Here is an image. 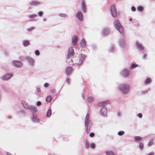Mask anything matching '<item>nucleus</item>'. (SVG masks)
<instances>
[{
  "mask_svg": "<svg viewBox=\"0 0 155 155\" xmlns=\"http://www.w3.org/2000/svg\"><path fill=\"white\" fill-rule=\"evenodd\" d=\"M114 25L116 28L118 30L121 34L122 35L124 34V28L121 26L118 20H115L114 22Z\"/></svg>",
  "mask_w": 155,
  "mask_h": 155,
  "instance_id": "f257e3e1",
  "label": "nucleus"
},
{
  "mask_svg": "<svg viewBox=\"0 0 155 155\" xmlns=\"http://www.w3.org/2000/svg\"><path fill=\"white\" fill-rule=\"evenodd\" d=\"M89 114H87L86 117L85 125L87 127V133L88 134L90 131L91 127L92 126L91 122L89 121Z\"/></svg>",
  "mask_w": 155,
  "mask_h": 155,
  "instance_id": "f03ea898",
  "label": "nucleus"
},
{
  "mask_svg": "<svg viewBox=\"0 0 155 155\" xmlns=\"http://www.w3.org/2000/svg\"><path fill=\"white\" fill-rule=\"evenodd\" d=\"M119 88L123 93L125 94L129 91L130 87L128 85L124 84L120 85L119 87Z\"/></svg>",
  "mask_w": 155,
  "mask_h": 155,
  "instance_id": "7ed1b4c3",
  "label": "nucleus"
},
{
  "mask_svg": "<svg viewBox=\"0 0 155 155\" xmlns=\"http://www.w3.org/2000/svg\"><path fill=\"white\" fill-rule=\"evenodd\" d=\"M85 58V56L84 55L81 54L76 59V63L78 65H81Z\"/></svg>",
  "mask_w": 155,
  "mask_h": 155,
  "instance_id": "20e7f679",
  "label": "nucleus"
},
{
  "mask_svg": "<svg viewBox=\"0 0 155 155\" xmlns=\"http://www.w3.org/2000/svg\"><path fill=\"white\" fill-rule=\"evenodd\" d=\"M111 11L113 16L114 17H116L117 15V12L115 5H112L111 6Z\"/></svg>",
  "mask_w": 155,
  "mask_h": 155,
  "instance_id": "39448f33",
  "label": "nucleus"
},
{
  "mask_svg": "<svg viewBox=\"0 0 155 155\" xmlns=\"http://www.w3.org/2000/svg\"><path fill=\"white\" fill-rule=\"evenodd\" d=\"M74 55V52L73 48H70L68 50V59L71 58Z\"/></svg>",
  "mask_w": 155,
  "mask_h": 155,
  "instance_id": "423d86ee",
  "label": "nucleus"
},
{
  "mask_svg": "<svg viewBox=\"0 0 155 155\" xmlns=\"http://www.w3.org/2000/svg\"><path fill=\"white\" fill-rule=\"evenodd\" d=\"M110 103V101H103L99 103L98 104V106L99 107H101L102 108L104 107L105 105L108 104H109Z\"/></svg>",
  "mask_w": 155,
  "mask_h": 155,
  "instance_id": "0eeeda50",
  "label": "nucleus"
},
{
  "mask_svg": "<svg viewBox=\"0 0 155 155\" xmlns=\"http://www.w3.org/2000/svg\"><path fill=\"white\" fill-rule=\"evenodd\" d=\"M13 64L14 66L17 67H21L22 66V63L19 61H15L13 62Z\"/></svg>",
  "mask_w": 155,
  "mask_h": 155,
  "instance_id": "6e6552de",
  "label": "nucleus"
},
{
  "mask_svg": "<svg viewBox=\"0 0 155 155\" xmlns=\"http://www.w3.org/2000/svg\"><path fill=\"white\" fill-rule=\"evenodd\" d=\"M13 74H6L2 78V79L4 81H6L10 79L12 76Z\"/></svg>",
  "mask_w": 155,
  "mask_h": 155,
  "instance_id": "1a4fd4ad",
  "label": "nucleus"
},
{
  "mask_svg": "<svg viewBox=\"0 0 155 155\" xmlns=\"http://www.w3.org/2000/svg\"><path fill=\"white\" fill-rule=\"evenodd\" d=\"M73 70V68L71 67H67L65 70V73L67 75H70Z\"/></svg>",
  "mask_w": 155,
  "mask_h": 155,
  "instance_id": "9d476101",
  "label": "nucleus"
},
{
  "mask_svg": "<svg viewBox=\"0 0 155 155\" xmlns=\"http://www.w3.org/2000/svg\"><path fill=\"white\" fill-rule=\"evenodd\" d=\"M107 109L105 107L102 108L101 110V114L103 116H106L107 114Z\"/></svg>",
  "mask_w": 155,
  "mask_h": 155,
  "instance_id": "9b49d317",
  "label": "nucleus"
},
{
  "mask_svg": "<svg viewBox=\"0 0 155 155\" xmlns=\"http://www.w3.org/2000/svg\"><path fill=\"white\" fill-rule=\"evenodd\" d=\"M129 74V71L127 69H124L122 72L123 76L125 78L128 77Z\"/></svg>",
  "mask_w": 155,
  "mask_h": 155,
  "instance_id": "f8f14e48",
  "label": "nucleus"
},
{
  "mask_svg": "<svg viewBox=\"0 0 155 155\" xmlns=\"http://www.w3.org/2000/svg\"><path fill=\"white\" fill-rule=\"evenodd\" d=\"M81 7L83 12L85 13L86 12V10L85 2L84 0H82L81 1Z\"/></svg>",
  "mask_w": 155,
  "mask_h": 155,
  "instance_id": "ddd939ff",
  "label": "nucleus"
},
{
  "mask_svg": "<svg viewBox=\"0 0 155 155\" xmlns=\"http://www.w3.org/2000/svg\"><path fill=\"white\" fill-rule=\"evenodd\" d=\"M30 5L32 6H37L40 5V2L37 1H32L29 3Z\"/></svg>",
  "mask_w": 155,
  "mask_h": 155,
  "instance_id": "4468645a",
  "label": "nucleus"
},
{
  "mask_svg": "<svg viewBox=\"0 0 155 155\" xmlns=\"http://www.w3.org/2000/svg\"><path fill=\"white\" fill-rule=\"evenodd\" d=\"M76 17L80 21H81L83 19V15L81 12H78L76 14Z\"/></svg>",
  "mask_w": 155,
  "mask_h": 155,
  "instance_id": "2eb2a0df",
  "label": "nucleus"
},
{
  "mask_svg": "<svg viewBox=\"0 0 155 155\" xmlns=\"http://www.w3.org/2000/svg\"><path fill=\"white\" fill-rule=\"evenodd\" d=\"M77 39L78 37L77 35H74L72 39V43L74 45L76 44Z\"/></svg>",
  "mask_w": 155,
  "mask_h": 155,
  "instance_id": "dca6fc26",
  "label": "nucleus"
},
{
  "mask_svg": "<svg viewBox=\"0 0 155 155\" xmlns=\"http://www.w3.org/2000/svg\"><path fill=\"white\" fill-rule=\"evenodd\" d=\"M29 109L32 111L33 113L35 112L38 111V110L37 108L34 106H31L30 107H29Z\"/></svg>",
  "mask_w": 155,
  "mask_h": 155,
  "instance_id": "f3484780",
  "label": "nucleus"
},
{
  "mask_svg": "<svg viewBox=\"0 0 155 155\" xmlns=\"http://www.w3.org/2000/svg\"><path fill=\"white\" fill-rule=\"evenodd\" d=\"M136 45L137 47L140 50H143L144 49V47H143L141 44L137 41L136 43Z\"/></svg>",
  "mask_w": 155,
  "mask_h": 155,
  "instance_id": "a211bd4d",
  "label": "nucleus"
},
{
  "mask_svg": "<svg viewBox=\"0 0 155 155\" xmlns=\"http://www.w3.org/2000/svg\"><path fill=\"white\" fill-rule=\"evenodd\" d=\"M109 31L108 28H106L103 30L102 31V34L104 35H107L109 33Z\"/></svg>",
  "mask_w": 155,
  "mask_h": 155,
  "instance_id": "6ab92c4d",
  "label": "nucleus"
},
{
  "mask_svg": "<svg viewBox=\"0 0 155 155\" xmlns=\"http://www.w3.org/2000/svg\"><path fill=\"white\" fill-rule=\"evenodd\" d=\"M80 44L81 46L82 47H84L86 46V42L84 39H82Z\"/></svg>",
  "mask_w": 155,
  "mask_h": 155,
  "instance_id": "aec40b11",
  "label": "nucleus"
},
{
  "mask_svg": "<svg viewBox=\"0 0 155 155\" xmlns=\"http://www.w3.org/2000/svg\"><path fill=\"white\" fill-rule=\"evenodd\" d=\"M21 103L25 108L28 109L29 108L28 105V104L25 101H21Z\"/></svg>",
  "mask_w": 155,
  "mask_h": 155,
  "instance_id": "412c9836",
  "label": "nucleus"
},
{
  "mask_svg": "<svg viewBox=\"0 0 155 155\" xmlns=\"http://www.w3.org/2000/svg\"><path fill=\"white\" fill-rule=\"evenodd\" d=\"M37 116L34 115H33V117L32 118V120L33 122H38V120L36 118Z\"/></svg>",
  "mask_w": 155,
  "mask_h": 155,
  "instance_id": "4be33fe9",
  "label": "nucleus"
},
{
  "mask_svg": "<svg viewBox=\"0 0 155 155\" xmlns=\"http://www.w3.org/2000/svg\"><path fill=\"white\" fill-rule=\"evenodd\" d=\"M94 100V98L92 96H90L88 97L87 100L89 103L91 102Z\"/></svg>",
  "mask_w": 155,
  "mask_h": 155,
  "instance_id": "5701e85b",
  "label": "nucleus"
},
{
  "mask_svg": "<svg viewBox=\"0 0 155 155\" xmlns=\"http://www.w3.org/2000/svg\"><path fill=\"white\" fill-rule=\"evenodd\" d=\"M30 45L29 41H25L23 42V45L25 47L29 45Z\"/></svg>",
  "mask_w": 155,
  "mask_h": 155,
  "instance_id": "b1692460",
  "label": "nucleus"
},
{
  "mask_svg": "<svg viewBox=\"0 0 155 155\" xmlns=\"http://www.w3.org/2000/svg\"><path fill=\"white\" fill-rule=\"evenodd\" d=\"M51 114V110L49 109L47 111V117H50Z\"/></svg>",
  "mask_w": 155,
  "mask_h": 155,
  "instance_id": "393cba45",
  "label": "nucleus"
},
{
  "mask_svg": "<svg viewBox=\"0 0 155 155\" xmlns=\"http://www.w3.org/2000/svg\"><path fill=\"white\" fill-rule=\"evenodd\" d=\"M151 79L150 78H147L146 80L145 84H148L151 83Z\"/></svg>",
  "mask_w": 155,
  "mask_h": 155,
  "instance_id": "a878e982",
  "label": "nucleus"
},
{
  "mask_svg": "<svg viewBox=\"0 0 155 155\" xmlns=\"http://www.w3.org/2000/svg\"><path fill=\"white\" fill-rule=\"evenodd\" d=\"M142 138L140 136H136L134 138L135 140L137 141L140 140H142Z\"/></svg>",
  "mask_w": 155,
  "mask_h": 155,
  "instance_id": "bb28decb",
  "label": "nucleus"
},
{
  "mask_svg": "<svg viewBox=\"0 0 155 155\" xmlns=\"http://www.w3.org/2000/svg\"><path fill=\"white\" fill-rule=\"evenodd\" d=\"M154 140L153 139H151L149 141L148 144V145L150 146L153 144Z\"/></svg>",
  "mask_w": 155,
  "mask_h": 155,
  "instance_id": "cd10ccee",
  "label": "nucleus"
},
{
  "mask_svg": "<svg viewBox=\"0 0 155 155\" xmlns=\"http://www.w3.org/2000/svg\"><path fill=\"white\" fill-rule=\"evenodd\" d=\"M51 96H48L46 98L47 101L48 102L51 101Z\"/></svg>",
  "mask_w": 155,
  "mask_h": 155,
  "instance_id": "c85d7f7f",
  "label": "nucleus"
},
{
  "mask_svg": "<svg viewBox=\"0 0 155 155\" xmlns=\"http://www.w3.org/2000/svg\"><path fill=\"white\" fill-rule=\"evenodd\" d=\"M105 153L107 155H114V153L112 151L106 152Z\"/></svg>",
  "mask_w": 155,
  "mask_h": 155,
  "instance_id": "c756f323",
  "label": "nucleus"
},
{
  "mask_svg": "<svg viewBox=\"0 0 155 155\" xmlns=\"http://www.w3.org/2000/svg\"><path fill=\"white\" fill-rule=\"evenodd\" d=\"M28 61L30 64L31 65H33L34 63V61L32 59H30L28 60Z\"/></svg>",
  "mask_w": 155,
  "mask_h": 155,
  "instance_id": "7c9ffc66",
  "label": "nucleus"
},
{
  "mask_svg": "<svg viewBox=\"0 0 155 155\" xmlns=\"http://www.w3.org/2000/svg\"><path fill=\"white\" fill-rule=\"evenodd\" d=\"M137 66L138 65L137 64L135 63L133 64L131 66V68H133L137 67Z\"/></svg>",
  "mask_w": 155,
  "mask_h": 155,
  "instance_id": "2f4dec72",
  "label": "nucleus"
},
{
  "mask_svg": "<svg viewBox=\"0 0 155 155\" xmlns=\"http://www.w3.org/2000/svg\"><path fill=\"white\" fill-rule=\"evenodd\" d=\"M37 16V15H30L29 16V17L30 18H34Z\"/></svg>",
  "mask_w": 155,
  "mask_h": 155,
  "instance_id": "473e14b6",
  "label": "nucleus"
},
{
  "mask_svg": "<svg viewBox=\"0 0 155 155\" xmlns=\"http://www.w3.org/2000/svg\"><path fill=\"white\" fill-rule=\"evenodd\" d=\"M137 10L139 11H142L143 10V8L142 6H139L137 8Z\"/></svg>",
  "mask_w": 155,
  "mask_h": 155,
  "instance_id": "72a5a7b5",
  "label": "nucleus"
},
{
  "mask_svg": "<svg viewBox=\"0 0 155 155\" xmlns=\"http://www.w3.org/2000/svg\"><path fill=\"white\" fill-rule=\"evenodd\" d=\"M124 134V131H119L118 134L119 135L121 136L123 135Z\"/></svg>",
  "mask_w": 155,
  "mask_h": 155,
  "instance_id": "f704fd0d",
  "label": "nucleus"
},
{
  "mask_svg": "<svg viewBox=\"0 0 155 155\" xmlns=\"http://www.w3.org/2000/svg\"><path fill=\"white\" fill-rule=\"evenodd\" d=\"M85 146L87 148H88L89 146V143L86 141L85 142Z\"/></svg>",
  "mask_w": 155,
  "mask_h": 155,
  "instance_id": "c9c22d12",
  "label": "nucleus"
},
{
  "mask_svg": "<svg viewBox=\"0 0 155 155\" xmlns=\"http://www.w3.org/2000/svg\"><path fill=\"white\" fill-rule=\"evenodd\" d=\"M59 15L61 17H65L67 16V14L64 13H60Z\"/></svg>",
  "mask_w": 155,
  "mask_h": 155,
  "instance_id": "e433bc0d",
  "label": "nucleus"
},
{
  "mask_svg": "<svg viewBox=\"0 0 155 155\" xmlns=\"http://www.w3.org/2000/svg\"><path fill=\"white\" fill-rule=\"evenodd\" d=\"M90 147L92 148H93V149L95 148V144L93 143L91 144Z\"/></svg>",
  "mask_w": 155,
  "mask_h": 155,
  "instance_id": "4c0bfd02",
  "label": "nucleus"
},
{
  "mask_svg": "<svg viewBox=\"0 0 155 155\" xmlns=\"http://www.w3.org/2000/svg\"><path fill=\"white\" fill-rule=\"evenodd\" d=\"M143 144L142 143H140L139 144V147L142 149L143 147Z\"/></svg>",
  "mask_w": 155,
  "mask_h": 155,
  "instance_id": "58836bf2",
  "label": "nucleus"
},
{
  "mask_svg": "<svg viewBox=\"0 0 155 155\" xmlns=\"http://www.w3.org/2000/svg\"><path fill=\"white\" fill-rule=\"evenodd\" d=\"M35 28V27H30L29 28L27 29V30L29 31H30L32 30H33Z\"/></svg>",
  "mask_w": 155,
  "mask_h": 155,
  "instance_id": "ea45409f",
  "label": "nucleus"
},
{
  "mask_svg": "<svg viewBox=\"0 0 155 155\" xmlns=\"http://www.w3.org/2000/svg\"><path fill=\"white\" fill-rule=\"evenodd\" d=\"M66 81L67 83L68 84H70V79L69 78H67L66 79Z\"/></svg>",
  "mask_w": 155,
  "mask_h": 155,
  "instance_id": "a19ab883",
  "label": "nucleus"
},
{
  "mask_svg": "<svg viewBox=\"0 0 155 155\" xmlns=\"http://www.w3.org/2000/svg\"><path fill=\"white\" fill-rule=\"evenodd\" d=\"M89 135L90 137H93L94 136L95 134L93 133H90Z\"/></svg>",
  "mask_w": 155,
  "mask_h": 155,
  "instance_id": "79ce46f5",
  "label": "nucleus"
},
{
  "mask_svg": "<svg viewBox=\"0 0 155 155\" xmlns=\"http://www.w3.org/2000/svg\"><path fill=\"white\" fill-rule=\"evenodd\" d=\"M43 12L41 11H39L38 12V15L40 16H41L43 15Z\"/></svg>",
  "mask_w": 155,
  "mask_h": 155,
  "instance_id": "37998d69",
  "label": "nucleus"
},
{
  "mask_svg": "<svg viewBox=\"0 0 155 155\" xmlns=\"http://www.w3.org/2000/svg\"><path fill=\"white\" fill-rule=\"evenodd\" d=\"M35 54L37 55H38L40 54V52L38 50H36L35 51Z\"/></svg>",
  "mask_w": 155,
  "mask_h": 155,
  "instance_id": "c03bdc74",
  "label": "nucleus"
},
{
  "mask_svg": "<svg viewBox=\"0 0 155 155\" xmlns=\"http://www.w3.org/2000/svg\"><path fill=\"white\" fill-rule=\"evenodd\" d=\"M41 103L39 101H38L37 102V105L38 106H40L41 105Z\"/></svg>",
  "mask_w": 155,
  "mask_h": 155,
  "instance_id": "a18cd8bd",
  "label": "nucleus"
},
{
  "mask_svg": "<svg viewBox=\"0 0 155 155\" xmlns=\"http://www.w3.org/2000/svg\"><path fill=\"white\" fill-rule=\"evenodd\" d=\"M56 91L54 89H52L51 90V92L52 93V94H53Z\"/></svg>",
  "mask_w": 155,
  "mask_h": 155,
  "instance_id": "49530a36",
  "label": "nucleus"
},
{
  "mask_svg": "<svg viewBox=\"0 0 155 155\" xmlns=\"http://www.w3.org/2000/svg\"><path fill=\"white\" fill-rule=\"evenodd\" d=\"M131 9L132 11H136V8L134 7V6H132L131 7Z\"/></svg>",
  "mask_w": 155,
  "mask_h": 155,
  "instance_id": "de8ad7c7",
  "label": "nucleus"
},
{
  "mask_svg": "<svg viewBox=\"0 0 155 155\" xmlns=\"http://www.w3.org/2000/svg\"><path fill=\"white\" fill-rule=\"evenodd\" d=\"M49 84L48 83H45L44 85V86L45 87H47L49 86Z\"/></svg>",
  "mask_w": 155,
  "mask_h": 155,
  "instance_id": "09e8293b",
  "label": "nucleus"
},
{
  "mask_svg": "<svg viewBox=\"0 0 155 155\" xmlns=\"http://www.w3.org/2000/svg\"><path fill=\"white\" fill-rule=\"evenodd\" d=\"M147 57V55L146 54H144L143 56V58L144 59H145Z\"/></svg>",
  "mask_w": 155,
  "mask_h": 155,
  "instance_id": "8fccbe9b",
  "label": "nucleus"
},
{
  "mask_svg": "<svg viewBox=\"0 0 155 155\" xmlns=\"http://www.w3.org/2000/svg\"><path fill=\"white\" fill-rule=\"evenodd\" d=\"M138 116L140 118H141L142 117V114L141 113H139L138 114Z\"/></svg>",
  "mask_w": 155,
  "mask_h": 155,
  "instance_id": "3c124183",
  "label": "nucleus"
},
{
  "mask_svg": "<svg viewBox=\"0 0 155 155\" xmlns=\"http://www.w3.org/2000/svg\"><path fill=\"white\" fill-rule=\"evenodd\" d=\"M37 91L38 92H39L41 91V89L39 88H37Z\"/></svg>",
  "mask_w": 155,
  "mask_h": 155,
  "instance_id": "603ef678",
  "label": "nucleus"
},
{
  "mask_svg": "<svg viewBox=\"0 0 155 155\" xmlns=\"http://www.w3.org/2000/svg\"><path fill=\"white\" fill-rule=\"evenodd\" d=\"M154 154V153L153 152H151L148 155H153Z\"/></svg>",
  "mask_w": 155,
  "mask_h": 155,
  "instance_id": "864d4df0",
  "label": "nucleus"
},
{
  "mask_svg": "<svg viewBox=\"0 0 155 155\" xmlns=\"http://www.w3.org/2000/svg\"><path fill=\"white\" fill-rule=\"evenodd\" d=\"M114 49V47L113 46H112L111 48L110 49V50L111 51H112Z\"/></svg>",
  "mask_w": 155,
  "mask_h": 155,
  "instance_id": "5fc2aeb1",
  "label": "nucleus"
},
{
  "mask_svg": "<svg viewBox=\"0 0 155 155\" xmlns=\"http://www.w3.org/2000/svg\"><path fill=\"white\" fill-rule=\"evenodd\" d=\"M43 21H45L46 20V18H45L43 19Z\"/></svg>",
  "mask_w": 155,
  "mask_h": 155,
  "instance_id": "6e6d98bb",
  "label": "nucleus"
},
{
  "mask_svg": "<svg viewBox=\"0 0 155 155\" xmlns=\"http://www.w3.org/2000/svg\"><path fill=\"white\" fill-rule=\"evenodd\" d=\"M132 20V18H130L129 19V21H131V20Z\"/></svg>",
  "mask_w": 155,
  "mask_h": 155,
  "instance_id": "4d7b16f0",
  "label": "nucleus"
},
{
  "mask_svg": "<svg viewBox=\"0 0 155 155\" xmlns=\"http://www.w3.org/2000/svg\"><path fill=\"white\" fill-rule=\"evenodd\" d=\"M7 155H11L10 154H7Z\"/></svg>",
  "mask_w": 155,
  "mask_h": 155,
  "instance_id": "13d9d810",
  "label": "nucleus"
}]
</instances>
